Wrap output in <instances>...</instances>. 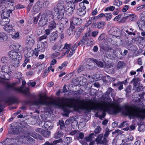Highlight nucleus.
<instances>
[{
  "label": "nucleus",
  "mask_w": 145,
  "mask_h": 145,
  "mask_svg": "<svg viewBox=\"0 0 145 145\" xmlns=\"http://www.w3.org/2000/svg\"><path fill=\"white\" fill-rule=\"evenodd\" d=\"M131 85H129L128 86H127L125 89V90L126 93V95H127V94H129V93H130L131 91Z\"/></svg>",
  "instance_id": "37"
},
{
  "label": "nucleus",
  "mask_w": 145,
  "mask_h": 145,
  "mask_svg": "<svg viewBox=\"0 0 145 145\" xmlns=\"http://www.w3.org/2000/svg\"><path fill=\"white\" fill-rule=\"evenodd\" d=\"M19 129L15 127L12 129L11 131H8V134L10 135H18L19 133Z\"/></svg>",
  "instance_id": "20"
},
{
  "label": "nucleus",
  "mask_w": 145,
  "mask_h": 145,
  "mask_svg": "<svg viewBox=\"0 0 145 145\" xmlns=\"http://www.w3.org/2000/svg\"><path fill=\"white\" fill-rule=\"evenodd\" d=\"M77 13L81 16H83L86 13L85 10L82 9H79Z\"/></svg>",
  "instance_id": "32"
},
{
  "label": "nucleus",
  "mask_w": 145,
  "mask_h": 145,
  "mask_svg": "<svg viewBox=\"0 0 145 145\" xmlns=\"http://www.w3.org/2000/svg\"><path fill=\"white\" fill-rule=\"evenodd\" d=\"M32 35H31L27 36V40L30 43H33L34 42V40L32 37Z\"/></svg>",
  "instance_id": "44"
},
{
  "label": "nucleus",
  "mask_w": 145,
  "mask_h": 145,
  "mask_svg": "<svg viewBox=\"0 0 145 145\" xmlns=\"http://www.w3.org/2000/svg\"><path fill=\"white\" fill-rule=\"evenodd\" d=\"M84 28H81L79 29L76 33L77 36L76 37L78 38L80 36V34L84 30Z\"/></svg>",
  "instance_id": "50"
},
{
  "label": "nucleus",
  "mask_w": 145,
  "mask_h": 145,
  "mask_svg": "<svg viewBox=\"0 0 145 145\" xmlns=\"http://www.w3.org/2000/svg\"><path fill=\"white\" fill-rule=\"evenodd\" d=\"M112 131V130L109 129L107 127L105 130V132L103 136L107 138L108 137V135L110 132Z\"/></svg>",
  "instance_id": "30"
},
{
  "label": "nucleus",
  "mask_w": 145,
  "mask_h": 145,
  "mask_svg": "<svg viewBox=\"0 0 145 145\" xmlns=\"http://www.w3.org/2000/svg\"><path fill=\"white\" fill-rule=\"evenodd\" d=\"M123 43V41L121 40V37L119 36H116L113 44L118 46L122 45Z\"/></svg>",
  "instance_id": "13"
},
{
  "label": "nucleus",
  "mask_w": 145,
  "mask_h": 145,
  "mask_svg": "<svg viewBox=\"0 0 145 145\" xmlns=\"http://www.w3.org/2000/svg\"><path fill=\"white\" fill-rule=\"evenodd\" d=\"M122 101V99L119 98L116 100L114 105L112 106L111 110L113 114H116L121 112L123 114L128 116L130 119L136 117L138 119L143 120L145 118V110L136 108L132 110L129 105L120 106L119 104Z\"/></svg>",
  "instance_id": "2"
},
{
  "label": "nucleus",
  "mask_w": 145,
  "mask_h": 145,
  "mask_svg": "<svg viewBox=\"0 0 145 145\" xmlns=\"http://www.w3.org/2000/svg\"><path fill=\"white\" fill-rule=\"evenodd\" d=\"M116 36H114L112 34H108L107 35V40L109 42L113 43Z\"/></svg>",
  "instance_id": "22"
},
{
  "label": "nucleus",
  "mask_w": 145,
  "mask_h": 145,
  "mask_svg": "<svg viewBox=\"0 0 145 145\" xmlns=\"http://www.w3.org/2000/svg\"><path fill=\"white\" fill-rule=\"evenodd\" d=\"M29 89L27 88L23 89L22 87L21 92L28 97V103L31 104L33 105H53L56 106L59 108H64L65 106L73 108L74 110L77 111L80 110H82V99L63 98L62 99H59L57 100L51 102L47 101L46 96H43L40 95L39 98L33 101V99H35L36 97L35 95L30 93Z\"/></svg>",
  "instance_id": "1"
},
{
  "label": "nucleus",
  "mask_w": 145,
  "mask_h": 145,
  "mask_svg": "<svg viewBox=\"0 0 145 145\" xmlns=\"http://www.w3.org/2000/svg\"><path fill=\"white\" fill-rule=\"evenodd\" d=\"M12 13V10H5L2 12L1 17L2 19H7L10 16V13Z\"/></svg>",
  "instance_id": "10"
},
{
  "label": "nucleus",
  "mask_w": 145,
  "mask_h": 145,
  "mask_svg": "<svg viewBox=\"0 0 145 145\" xmlns=\"http://www.w3.org/2000/svg\"><path fill=\"white\" fill-rule=\"evenodd\" d=\"M44 16H42V17L39 22V24L40 26L43 27L45 25L48 20L44 17Z\"/></svg>",
  "instance_id": "16"
},
{
  "label": "nucleus",
  "mask_w": 145,
  "mask_h": 145,
  "mask_svg": "<svg viewBox=\"0 0 145 145\" xmlns=\"http://www.w3.org/2000/svg\"><path fill=\"white\" fill-rule=\"evenodd\" d=\"M144 40V38L141 37H138L135 38L134 39V40L137 42L140 43L143 42V41Z\"/></svg>",
  "instance_id": "29"
},
{
  "label": "nucleus",
  "mask_w": 145,
  "mask_h": 145,
  "mask_svg": "<svg viewBox=\"0 0 145 145\" xmlns=\"http://www.w3.org/2000/svg\"><path fill=\"white\" fill-rule=\"evenodd\" d=\"M52 67H51L50 68L49 67L48 68V69H46L45 70L43 74V76L44 77L47 75L48 72H49V70Z\"/></svg>",
  "instance_id": "58"
},
{
  "label": "nucleus",
  "mask_w": 145,
  "mask_h": 145,
  "mask_svg": "<svg viewBox=\"0 0 145 145\" xmlns=\"http://www.w3.org/2000/svg\"><path fill=\"white\" fill-rule=\"evenodd\" d=\"M8 57H4L1 59V62L3 63L6 64L7 63L8 61Z\"/></svg>",
  "instance_id": "39"
},
{
  "label": "nucleus",
  "mask_w": 145,
  "mask_h": 145,
  "mask_svg": "<svg viewBox=\"0 0 145 145\" xmlns=\"http://www.w3.org/2000/svg\"><path fill=\"white\" fill-rule=\"evenodd\" d=\"M100 48L101 50L105 52L108 51L109 50V47L107 45H101Z\"/></svg>",
  "instance_id": "31"
},
{
  "label": "nucleus",
  "mask_w": 145,
  "mask_h": 145,
  "mask_svg": "<svg viewBox=\"0 0 145 145\" xmlns=\"http://www.w3.org/2000/svg\"><path fill=\"white\" fill-rule=\"evenodd\" d=\"M4 29L8 33L12 32L14 31L12 28H4Z\"/></svg>",
  "instance_id": "59"
},
{
  "label": "nucleus",
  "mask_w": 145,
  "mask_h": 145,
  "mask_svg": "<svg viewBox=\"0 0 145 145\" xmlns=\"http://www.w3.org/2000/svg\"><path fill=\"white\" fill-rule=\"evenodd\" d=\"M74 9V7H69V6H68L65 8H64V12L69 16L72 14Z\"/></svg>",
  "instance_id": "11"
},
{
  "label": "nucleus",
  "mask_w": 145,
  "mask_h": 145,
  "mask_svg": "<svg viewBox=\"0 0 145 145\" xmlns=\"http://www.w3.org/2000/svg\"><path fill=\"white\" fill-rule=\"evenodd\" d=\"M58 37L57 33L55 32L53 33L51 35L50 38V40L51 42L55 40Z\"/></svg>",
  "instance_id": "24"
},
{
  "label": "nucleus",
  "mask_w": 145,
  "mask_h": 145,
  "mask_svg": "<svg viewBox=\"0 0 145 145\" xmlns=\"http://www.w3.org/2000/svg\"><path fill=\"white\" fill-rule=\"evenodd\" d=\"M125 65V63L123 61H120L118 63L117 67V69L118 70L120 69L123 68Z\"/></svg>",
  "instance_id": "27"
},
{
  "label": "nucleus",
  "mask_w": 145,
  "mask_h": 145,
  "mask_svg": "<svg viewBox=\"0 0 145 145\" xmlns=\"http://www.w3.org/2000/svg\"><path fill=\"white\" fill-rule=\"evenodd\" d=\"M72 138L71 137H68L65 139V142L66 145H68L72 142Z\"/></svg>",
  "instance_id": "33"
},
{
  "label": "nucleus",
  "mask_w": 145,
  "mask_h": 145,
  "mask_svg": "<svg viewBox=\"0 0 145 145\" xmlns=\"http://www.w3.org/2000/svg\"><path fill=\"white\" fill-rule=\"evenodd\" d=\"M44 126L45 129L47 130L50 129L52 128L51 126V123L50 121H46L44 122Z\"/></svg>",
  "instance_id": "26"
},
{
  "label": "nucleus",
  "mask_w": 145,
  "mask_h": 145,
  "mask_svg": "<svg viewBox=\"0 0 145 145\" xmlns=\"http://www.w3.org/2000/svg\"><path fill=\"white\" fill-rule=\"evenodd\" d=\"M101 129V128L99 126H98L94 131V132L95 134H98L100 132Z\"/></svg>",
  "instance_id": "51"
},
{
  "label": "nucleus",
  "mask_w": 145,
  "mask_h": 145,
  "mask_svg": "<svg viewBox=\"0 0 145 145\" xmlns=\"http://www.w3.org/2000/svg\"><path fill=\"white\" fill-rule=\"evenodd\" d=\"M42 8V5L40 2H37L33 6L32 11L35 13L38 12Z\"/></svg>",
  "instance_id": "9"
},
{
  "label": "nucleus",
  "mask_w": 145,
  "mask_h": 145,
  "mask_svg": "<svg viewBox=\"0 0 145 145\" xmlns=\"http://www.w3.org/2000/svg\"><path fill=\"white\" fill-rule=\"evenodd\" d=\"M64 13L63 2L61 1L58 3L57 7L54 8L52 12V14L58 20L62 18Z\"/></svg>",
  "instance_id": "3"
},
{
  "label": "nucleus",
  "mask_w": 145,
  "mask_h": 145,
  "mask_svg": "<svg viewBox=\"0 0 145 145\" xmlns=\"http://www.w3.org/2000/svg\"><path fill=\"white\" fill-rule=\"evenodd\" d=\"M104 16L106 17L107 20H109L111 18L112 15L110 13H106L105 14Z\"/></svg>",
  "instance_id": "46"
},
{
  "label": "nucleus",
  "mask_w": 145,
  "mask_h": 145,
  "mask_svg": "<svg viewBox=\"0 0 145 145\" xmlns=\"http://www.w3.org/2000/svg\"><path fill=\"white\" fill-rule=\"evenodd\" d=\"M71 45L67 44H65V46L63 48L64 49H67V51L65 52V54H68L71 48Z\"/></svg>",
  "instance_id": "35"
},
{
  "label": "nucleus",
  "mask_w": 145,
  "mask_h": 145,
  "mask_svg": "<svg viewBox=\"0 0 145 145\" xmlns=\"http://www.w3.org/2000/svg\"><path fill=\"white\" fill-rule=\"evenodd\" d=\"M8 39L7 35L3 32H0V41L4 42L7 40Z\"/></svg>",
  "instance_id": "17"
},
{
  "label": "nucleus",
  "mask_w": 145,
  "mask_h": 145,
  "mask_svg": "<svg viewBox=\"0 0 145 145\" xmlns=\"http://www.w3.org/2000/svg\"><path fill=\"white\" fill-rule=\"evenodd\" d=\"M85 68L84 66L82 65L79 66L78 68L76 70V72L78 73L84 70Z\"/></svg>",
  "instance_id": "36"
},
{
  "label": "nucleus",
  "mask_w": 145,
  "mask_h": 145,
  "mask_svg": "<svg viewBox=\"0 0 145 145\" xmlns=\"http://www.w3.org/2000/svg\"><path fill=\"white\" fill-rule=\"evenodd\" d=\"M135 16V14H129L127 16H126L125 14L124 15V17L123 18L121 19V20H122V21H125L129 16H130L131 17H132L134 16Z\"/></svg>",
  "instance_id": "48"
},
{
  "label": "nucleus",
  "mask_w": 145,
  "mask_h": 145,
  "mask_svg": "<svg viewBox=\"0 0 145 145\" xmlns=\"http://www.w3.org/2000/svg\"><path fill=\"white\" fill-rule=\"evenodd\" d=\"M105 23L104 22H99L97 25L98 27H102L104 26Z\"/></svg>",
  "instance_id": "62"
},
{
  "label": "nucleus",
  "mask_w": 145,
  "mask_h": 145,
  "mask_svg": "<svg viewBox=\"0 0 145 145\" xmlns=\"http://www.w3.org/2000/svg\"><path fill=\"white\" fill-rule=\"evenodd\" d=\"M24 54L25 56L27 58L29 57L32 56L30 52L29 51L28 49L26 51H25Z\"/></svg>",
  "instance_id": "40"
},
{
  "label": "nucleus",
  "mask_w": 145,
  "mask_h": 145,
  "mask_svg": "<svg viewBox=\"0 0 145 145\" xmlns=\"http://www.w3.org/2000/svg\"><path fill=\"white\" fill-rule=\"evenodd\" d=\"M95 142L98 145L99 144L107 145L108 142L107 139L103 136V133L99 135L95 139Z\"/></svg>",
  "instance_id": "5"
},
{
  "label": "nucleus",
  "mask_w": 145,
  "mask_h": 145,
  "mask_svg": "<svg viewBox=\"0 0 145 145\" xmlns=\"http://www.w3.org/2000/svg\"><path fill=\"white\" fill-rule=\"evenodd\" d=\"M115 8V7L114 6H111L109 7H107L106 8L105 10V11H107L108 10H110V11H113L114 10V9Z\"/></svg>",
  "instance_id": "54"
},
{
  "label": "nucleus",
  "mask_w": 145,
  "mask_h": 145,
  "mask_svg": "<svg viewBox=\"0 0 145 145\" xmlns=\"http://www.w3.org/2000/svg\"><path fill=\"white\" fill-rule=\"evenodd\" d=\"M42 16H44V17L47 19L48 20L52 18L53 17L52 12L50 10H46Z\"/></svg>",
  "instance_id": "12"
},
{
  "label": "nucleus",
  "mask_w": 145,
  "mask_h": 145,
  "mask_svg": "<svg viewBox=\"0 0 145 145\" xmlns=\"http://www.w3.org/2000/svg\"><path fill=\"white\" fill-rule=\"evenodd\" d=\"M144 88V87L143 86L141 85H139L137 87V90L138 91H142Z\"/></svg>",
  "instance_id": "64"
},
{
  "label": "nucleus",
  "mask_w": 145,
  "mask_h": 145,
  "mask_svg": "<svg viewBox=\"0 0 145 145\" xmlns=\"http://www.w3.org/2000/svg\"><path fill=\"white\" fill-rule=\"evenodd\" d=\"M88 40L86 41V45L87 46H92L95 44L94 40L92 38H88Z\"/></svg>",
  "instance_id": "23"
},
{
  "label": "nucleus",
  "mask_w": 145,
  "mask_h": 145,
  "mask_svg": "<svg viewBox=\"0 0 145 145\" xmlns=\"http://www.w3.org/2000/svg\"><path fill=\"white\" fill-rule=\"evenodd\" d=\"M58 24H56L54 21H51L50 23L49 27H56V25H58Z\"/></svg>",
  "instance_id": "53"
},
{
  "label": "nucleus",
  "mask_w": 145,
  "mask_h": 145,
  "mask_svg": "<svg viewBox=\"0 0 145 145\" xmlns=\"http://www.w3.org/2000/svg\"><path fill=\"white\" fill-rule=\"evenodd\" d=\"M60 46H54L53 47V49H54L56 52L57 53L59 51L60 48Z\"/></svg>",
  "instance_id": "61"
},
{
  "label": "nucleus",
  "mask_w": 145,
  "mask_h": 145,
  "mask_svg": "<svg viewBox=\"0 0 145 145\" xmlns=\"http://www.w3.org/2000/svg\"><path fill=\"white\" fill-rule=\"evenodd\" d=\"M50 132L49 131L43 130L42 135L46 138H48L50 136Z\"/></svg>",
  "instance_id": "28"
},
{
  "label": "nucleus",
  "mask_w": 145,
  "mask_h": 145,
  "mask_svg": "<svg viewBox=\"0 0 145 145\" xmlns=\"http://www.w3.org/2000/svg\"><path fill=\"white\" fill-rule=\"evenodd\" d=\"M9 19H2L1 21V24L2 26H4L6 27H12V25H7L9 22Z\"/></svg>",
  "instance_id": "14"
},
{
  "label": "nucleus",
  "mask_w": 145,
  "mask_h": 145,
  "mask_svg": "<svg viewBox=\"0 0 145 145\" xmlns=\"http://www.w3.org/2000/svg\"><path fill=\"white\" fill-rule=\"evenodd\" d=\"M81 24L79 18L73 17L70 20V27H74L76 25H78Z\"/></svg>",
  "instance_id": "7"
},
{
  "label": "nucleus",
  "mask_w": 145,
  "mask_h": 145,
  "mask_svg": "<svg viewBox=\"0 0 145 145\" xmlns=\"http://www.w3.org/2000/svg\"><path fill=\"white\" fill-rule=\"evenodd\" d=\"M86 36H84L81 39L79 42L78 43V46H79L80 45L82 46H83L85 44V42L88 40V38H86Z\"/></svg>",
  "instance_id": "21"
},
{
  "label": "nucleus",
  "mask_w": 145,
  "mask_h": 145,
  "mask_svg": "<svg viewBox=\"0 0 145 145\" xmlns=\"http://www.w3.org/2000/svg\"><path fill=\"white\" fill-rule=\"evenodd\" d=\"M94 62H95L97 64L98 66L102 67H103V63L101 61H98L96 59H94L93 60Z\"/></svg>",
  "instance_id": "34"
},
{
  "label": "nucleus",
  "mask_w": 145,
  "mask_h": 145,
  "mask_svg": "<svg viewBox=\"0 0 145 145\" xmlns=\"http://www.w3.org/2000/svg\"><path fill=\"white\" fill-rule=\"evenodd\" d=\"M63 141L62 140V139L61 138H60L59 139L53 141V142L52 143L54 145H56L59 143H61L63 144Z\"/></svg>",
  "instance_id": "43"
},
{
  "label": "nucleus",
  "mask_w": 145,
  "mask_h": 145,
  "mask_svg": "<svg viewBox=\"0 0 145 145\" xmlns=\"http://www.w3.org/2000/svg\"><path fill=\"white\" fill-rule=\"evenodd\" d=\"M60 19H61V22L59 23V24H60V23H61V24H66L68 22V20L66 18H62V17L61 18H60Z\"/></svg>",
  "instance_id": "42"
},
{
  "label": "nucleus",
  "mask_w": 145,
  "mask_h": 145,
  "mask_svg": "<svg viewBox=\"0 0 145 145\" xmlns=\"http://www.w3.org/2000/svg\"><path fill=\"white\" fill-rule=\"evenodd\" d=\"M63 133L60 131H58L54 135V137L55 138H61L63 137Z\"/></svg>",
  "instance_id": "25"
},
{
  "label": "nucleus",
  "mask_w": 145,
  "mask_h": 145,
  "mask_svg": "<svg viewBox=\"0 0 145 145\" xmlns=\"http://www.w3.org/2000/svg\"><path fill=\"white\" fill-rule=\"evenodd\" d=\"M48 47V43L46 41L41 42L38 44L37 45V49L39 51L43 52Z\"/></svg>",
  "instance_id": "6"
},
{
  "label": "nucleus",
  "mask_w": 145,
  "mask_h": 145,
  "mask_svg": "<svg viewBox=\"0 0 145 145\" xmlns=\"http://www.w3.org/2000/svg\"><path fill=\"white\" fill-rule=\"evenodd\" d=\"M17 101V99L13 97H10L9 102L13 103H15Z\"/></svg>",
  "instance_id": "47"
},
{
  "label": "nucleus",
  "mask_w": 145,
  "mask_h": 145,
  "mask_svg": "<svg viewBox=\"0 0 145 145\" xmlns=\"http://www.w3.org/2000/svg\"><path fill=\"white\" fill-rule=\"evenodd\" d=\"M145 14V11L143 12L140 14L141 19L139 20L137 22L138 27H142L145 26V23L144 20V15Z\"/></svg>",
  "instance_id": "8"
},
{
  "label": "nucleus",
  "mask_w": 145,
  "mask_h": 145,
  "mask_svg": "<svg viewBox=\"0 0 145 145\" xmlns=\"http://www.w3.org/2000/svg\"><path fill=\"white\" fill-rule=\"evenodd\" d=\"M10 97H5L3 98L1 101L4 102L5 103H7L9 102Z\"/></svg>",
  "instance_id": "52"
},
{
  "label": "nucleus",
  "mask_w": 145,
  "mask_h": 145,
  "mask_svg": "<svg viewBox=\"0 0 145 145\" xmlns=\"http://www.w3.org/2000/svg\"><path fill=\"white\" fill-rule=\"evenodd\" d=\"M59 124L60 125V128L61 129H63L65 127L64 121L63 120H61L59 121Z\"/></svg>",
  "instance_id": "45"
},
{
  "label": "nucleus",
  "mask_w": 145,
  "mask_h": 145,
  "mask_svg": "<svg viewBox=\"0 0 145 145\" xmlns=\"http://www.w3.org/2000/svg\"><path fill=\"white\" fill-rule=\"evenodd\" d=\"M9 57L12 59H15L13 61V65L15 67L19 66L20 61L22 58V55L20 52H16V51H11L8 54Z\"/></svg>",
  "instance_id": "4"
},
{
  "label": "nucleus",
  "mask_w": 145,
  "mask_h": 145,
  "mask_svg": "<svg viewBox=\"0 0 145 145\" xmlns=\"http://www.w3.org/2000/svg\"><path fill=\"white\" fill-rule=\"evenodd\" d=\"M46 35H43L39 37L38 40L39 41H41L44 39H46L47 38Z\"/></svg>",
  "instance_id": "63"
},
{
  "label": "nucleus",
  "mask_w": 145,
  "mask_h": 145,
  "mask_svg": "<svg viewBox=\"0 0 145 145\" xmlns=\"http://www.w3.org/2000/svg\"><path fill=\"white\" fill-rule=\"evenodd\" d=\"M116 79V78L111 77L108 75H107L106 76L104 77L103 78L104 81L105 82H112L114 81Z\"/></svg>",
  "instance_id": "18"
},
{
  "label": "nucleus",
  "mask_w": 145,
  "mask_h": 145,
  "mask_svg": "<svg viewBox=\"0 0 145 145\" xmlns=\"http://www.w3.org/2000/svg\"><path fill=\"white\" fill-rule=\"evenodd\" d=\"M113 91V89L109 87L107 89V91L105 93V95L107 96L108 97L110 93H112V91Z\"/></svg>",
  "instance_id": "41"
},
{
  "label": "nucleus",
  "mask_w": 145,
  "mask_h": 145,
  "mask_svg": "<svg viewBox=\"0 0 145 145\" xmlns=\"http://www.w3.org/2000/svg\"><path fill=\"white\" fill-rule=\"evenodd\" d=\"M86 67L88 69H94L95 67L92 64L91 62H90L88 64L86 65Z\"/></svg>",
  "instance_id": "38"
},
{
  "label": "nucleus",
  "mask_w": 145,
  "mask_h": 145,
  "mask_svg": "<svg viewBox=\"0 0 145 145\" xmlns=\"http://www.w3.org/2000/svg\"><path fill=\"white\" fill-rule=\"evenodd\" d=\"M84 137V135L83 133H79V136L77 137V139L79 140L80 139H82Z\"/></svg>",
  "instance_id": "60"
},
{
  "label": "nucleus",
  "mask_w": 145,
  "mask_h": 145,
  "mask_svg": "<svg viewBox=\"0 0 145 145\" xmlns=\"http://www.w3.org/2000/svg\"><path fill=\"white\" fill-rule=\"evenodd\" d=\"M140 79L139 77H135L130 82V84H133L134 87H136L138 84H140Z\"/></svg>",
  "instance_id": "15"
},
{
  "label": "nucleus",
  "mask_w": 145,
  "mask_h": 145,
  "mask_svg": "<svg viewBox=\"0 0 145 145\" xmlns=\"http://www.w3.org/2000/svg\"><path fill=\"white\" fill-rule=\"evenodd\" d=\"M12 47L14 50H18L19 51L18 52H20V53L23 50L22 47L18 44H14ZM16 51L17 52V51Z\"/></svg>",
  "instance_id": "19"
},
{
  "label": "nucleus",
  "mask_w": 145,
  "mask_h": 145,
  "mask_svg": "<svg viewBox=\"0 0 145 145\" xmlns=\"http://www.w3.org/2000/svg\"><path fill=\"white\" fill-rule=\"evenodd\" d=\"M43 130H44L43 129L39 128H37L35 130L36 132L39 133L41 135H42Z\"/></svg>",
  "instance_id": "57"
},
{
  "label": "nucleus",
  "mask_w": 145,
  "mask_h": 145,
  "mask_svg": "<svg viewBox=\"0 0 145 145\" xmlns=\"http://www.w3.org/2000/svg\"><path fill=\"white\" fill-rule=\"evenodd\" d=\"M36 84L35 82H32V80H29V82L27 83L28 86H31L33 87H34Z\"/></svg>",
  "instance_id": "49"
},
{
  "label": "nucleus",
  "mask_w": 145,
  "mask_h": 145,
  "mask_svg": "<svg viewBox=\"0 0 145 145\" xmlns=\"http://www.w3.org/2000/svg\"><path fill=\"white\" fill-rule=\"evenodd\" d=\"M100 108L101 110H103L104 112L106 111L108 109L107 106L105 105L101 106L100 107Z\"/></svg>",
  "instance_id": "56"
},
{
  "label": "nucleus",
  "mask_w": 145,
  "mask_h": 145,
  "mask_svg": "<svg viewBox=\"0 0 145 145\" xmlns=\"http://www.w3.org/2000/svg\"><path fill=\"white\" fill-rule=\"evenodd\" d=\"M122 2H121L118 0H115V3L114 4V5H115L119 7L122 4Z\"/></svg>",
  "instance_id": "55"
}]
</instances>
